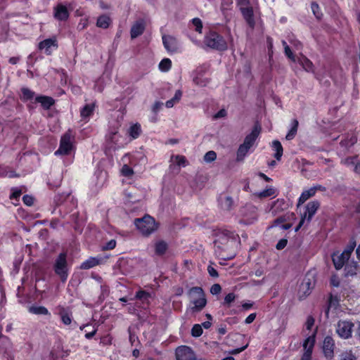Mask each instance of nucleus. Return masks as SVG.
I'll return each mask as SVG.
<instances>
[{"label": "nucleus", "mask_w": 360, "mask_h": 360, "mask_svg": "<svg viewBox=\"0 0 360 360\" xmlns=\"http://www.w3.org/2000/svg\"><path fill=\"white\" fill-rule=\"evenodd\" d=\"M250 148L243 143L240 144L236 152V160L238 162L243 161Z\"/></svg>", "instance_id": "38"}, {"label": "nucleus", "mask_w": 360, "mask_h": 360, "mask_svg": "<svg viewBox=\"0 0 360 360\" xmlns=\"http://www.w3.org/2000/svg\"><path fill=\"white\" fill-rule=\"evenodd\" d=\"M221 287L218 283H215V284L212 285L210 288V292L212 295H218L221 292Z\"/></svg>", "instance_id": "62"}, {"label": "nucleus", "mask_w": 360, "mask_h": 360, "mask_svg": "<svg viewBox=\"0 0 360 360\" xmlns=\"http://www.w3.org/2000/svg\"><path fill=\"white\" fill-rule=\"evenodd\" d=\"M53 314L60 317L61 322L65 326H70L71 324L73 317L70 307L58 304L54 307Z\"/></svg>", "instance_id": "8"}, {"label": "nucleus", "mask_w": 360, "mask_h": 360, "mask_svg": "<svg viewBox=\"0 0 360 360\" xmlns=\"http://www.w3.org/2000/svg\"><path fill=\"white\" fill-rule=\"evenodd\" d=\"M217 158V153L213 150L207 152L204 156V160L207 162H212Z\"/></svg>", "instance_id": "54"}, {"label": "nucleus", "mask_w": 360, "mask_h": 360, "mask_svg": "<svg viewBox=\"0 0 360 360\" xmlns=\"http://www.w3.org/2000/svg\"><path fill=\"white\" fill-rule=\"evenodd\" d=\"M357 142V136L352 133L351 134H347V136L340 141V145L341 147L346 149L353 146Z\"/></svg>", "instance_id": "26"}, {"label": "nucleus", "mask_w": 360, "mask_h": 360, "mask_svg": "<svg viewBox=\"0 0 360 360\" xmlns=\"http://www.w3.org/2000/svg\"><path fill=\"white\" fill-rule=\"evenodd\" d=\"M116 245H117L116 240L115 239H111L110 240L105 243V244H103L101 246V250L103 251L111 250H113L116 247Z\"/></svg>", "instance_id": "50"}, {"label": "nucleus", "mask_w": 360, "mask_h": 360, "mask_svg": "<svg viewBox=\"0 0 360 360\" xmlns=\"http://www.w3.org/2000/svg\"><path fill=\"white\" fill-rule=\"evenodd\" d=\"M188 294L195 295L197 297L191 302L193 306L190 309L192 314L201 311L207 304V299L203 289L201 287L195 286L190 288Z\"/></svg>", "instance_id": "4"}, {"label": "nucleus", "mask_w": 360, "mask_h": 360, "mask_svg": "<svg viewBox=\"0 0 360 360\" xmlns=\"http://www.w3.org/2000/svg\"><path fill=\"white\" fill-rule=\"evenodd\" d=\"M75 136L71 129H68L60 138L58 150L54 153L55 155H68L73 149Z\"/></svg>", "instance_id": "7"}, {"label": "nucleus", "mask_w": 360, "mask_h": 360, "mask_svg": "<svg viewBox=\"0 0 360 360\" xmlns=\"http://www.w3.org/2000/svg\"><path fill=\"white\" fill-rule=\"evenodd\" d=\"M297 62L302 66V68L307 72L313 71L314 65L312 62L306 56L302 55Z\"/></svg>", "instance_id": "39"}, {"label": "nucleus", "mask_w": 360, "mask_h": 360, "mask_svg": "<svg viewBox=\"0 0 360 360\" xmlns=\"http://www.w3.org/2000/svg\"><path fill=\"white\" fill-rule=\"evenodd\" d=\"M354 323L350 321L340 320L338 322L336 332L338 335L344 339H348L352 336Z\"/></svg>", "instance_id": "10"}, {"label": "nucleus", "mask_w": 360, "mask_h": 360, "mask_svg": "<svg viewBox=\"0 0 360 360\" xmlns=\"http://www.w3.org/2000/svg\"><path fill=\"white\" fill-rule=\"evenodd\" d=\"M182 96V91L181 90H176L173 98H171L172 102L176 104L179 103Z\"/></svg>", "instance_id": "64"}, {"label": "nucleus", "mask_w": 360, "mask_h": 360, "mask_svg": "<svg viewBox=\"0 0 360 360\" xmlns=\"http://www.w3.org/2000/svg\"><path fill=\"white\" fill-rule=\"evenodd\" d=\"M22 194L21 189L14 187L11 188V193L10 194L9 198L11 200H18Z\"/></svg>", "instance_id": "52"}, {"label": "nucleus", "mask_w": 360, "mask_h": 360, "mask_svg": "<svg viewBox=\"0 0 360 360\" xmlns=\"http://www.w3.org/2000/svg\"><path fill=\"white\" fill-rule=\"evenodd\" d=\"M176 360H196L192 349L188 346H181L176 349Z\"/></svg>", "instance_id": "12"}, {"label": "nucleus", "mask_w": 360, "mask_h": 360, "mask_svg": "<svg viewBox=\"0 0 360 360\" xmlns=\"http://www.w3.org/2000/svg\"><path fill=\"white\" fill-rule=\"evenodd\" d=\"M103 259L101 257H90L85 261H84L81 265L80 269L86 270L94 268L103 262Z\"/></svg>", "instance_id": "22"}, {"label": "nucleus", "mask_w": 360, "mask_h": 360, "mask_svg": "<svg viewBox=\"0 0 360 360\" xmlns=\"http://www.w3.org/2000/svg\"><path fill=\"white\" fill-rule=\"evenodd\" d=\"M151 297V294L146 291L144 290H139L136 292L134 298L132 300H139L142 302L143 304L144 303H149V299Z\"/></svg>", "instance_id": "35"}, {"label": "nucleus", "mask_w": 360, "mask_h": 360, "mask_svg": "<svg viewBox=\"0 0 360 360\" xmlns=\"http://www.w3.org/2000/svg\"><path fill=\"white\" fill-rule=\"evenodd\" d=\"M122 174L124 176H131L134 174L133 169L127 165H124L121 169Z\"/></svg>", "instance_id": "53"}, {"label": "nucleus", "mask_w": 360, "mask_h": 360, "mask_svg": "<svg viewBox=\"0 0 360 360\" xmlns=\"http://www.w3.org/2000/svg\"><path fill=\"white\" fill-rule=\"evenodd\" d=\"M212 264L211 263V264L208 265L207 272L211 277L217 278L219 276L218 271L212 266Z\"/></svg>", "instance_id": "60"}, {"label": "nucleus", "mask_w": 360, "mask_h": 360, "mask_svg": "<svg viewBox=\"0 0 360 360\" xmlns=\"http://www.w3.org/2000/svg\"><path fill=\"white\" fill-rule=\"evenodd\" d=\"M134 224L143 236H149L158 229L155 219L148 214H145L141 218H136Z\"/></svg>", "instance_id": "2"}, {"label": "nucleus", "mask_w": 360, "mask_h": 360, "mask_svg": "<svg viewBox=\"0 0 360 360\" xmlns=\"http://www.w3.org/2000/svg\"><path fill=\"white\" fill-rule=\"evenodd\" d=\"M299 122L297 119H293L291 122V127L285 136L288 141H290L295 138L297 134Z\"/></svg>", "instance_id": "33"}, {"label": "nucleus", "mask_w": 360, "mask_h": 360, "mask_svg": "<svg viewBox=\"0 0 360 360\" xmlns=\"http://www.w3.org/2000/svg\"><path fill=\"white\" fill-rule=\"evenodd\" d=\"M22 202L25 205H27V206H31L33 205L34 203V198L31 195H25L23 197H22Z\"/></svg>", "instance_id": "61"}, {"label": "nucleus", "mask_w": 360, "mask_h": 360, "mask_svg": "<svg viewBox=\"0 0 360 360\" xmlns=\"http://www.w3.org/2000/svg\"><path fill=\"white\" fill-rule=\"evenodd\" d=\"M340 360H357V358L352 354V351H349L342 353Z\"/></svg>", "instance_id": "55"}, {"label": "nucleus", "mask_w": 360, "mask_h": 360, "mask_svg": "<svg viewBox=\"0 0 360 360\" xmlns=\"http://www.w3.org/2000/svg\"><path fill=\"white\" fill-rule=\"evenodd\" d=\"M172 68V60L169 58H163L159 63V69L162 72H168Z\"/></svg>", "instance_id": "43"}, {"label": "nucleus", "mask_w": 360, "mask_h": 360, "mask_svg": "<svg viewBox=\"0 0 360 360\" xmlns=\"http://www.w3.org/2000/svg\"><path fill=\"white\" fill-rule=\"evenodd\" d=\"M34 102L41 104L44 110H49L55 104V100L49 96L39 95L34 98Z\"/></svg>", "instance_id": "21"}, {"label": "nucleus", "mask_w": 360, "mask_h": 360, "mask_svg": "<svg viewBox=\"0 0 360 360\" xmlns=\"http://www.w3.org/2000/svg\"><path fill=\"white\" fill-rule=\"evenodd\" d=\"M58 46L57 40L52 38L44 39L39 44V49L40 50H44L45 53L48 56L52 53V47L56 49Z\"/></svg>", "instance_id": "19"}, {"label": "nucleus", "mask_w": 360, "mask_h": 360, "mask_svg": "<svg viewBox=\"0 0 360 360\" xmlns=\"http://www.w3.org/2000/svg\"><path fill=\"white\" fill-rule=\"evenodd\" d=\"M357 156H353V157H347L345 160H342V162L344 165H346L347 166L349 165H354L355 162H356Z\"/></svg>", "instance_id": "57"}, {"label": "nucleus", "mask_w": 360, "mask_h": 360, "mask_svg": "<svg viewBox=\"0 0 360 360\" xmlns=\"http://www.w3.org/2000/svg\"><path fill=\"white\" fill-rule=\"evenodd\" d=\"M210 82V79L208 78H203L201 76H196L193 78V82L200 86H206Z\"/></svg>", "instance_id": "47"}, {"label": "nucleus", "mask_w": 360, "mask_h": 360, "mask_svg": "<svg viewBox=\"0 0 360 360\" xmlns=\"http://www.w3.org/2000/svg\"><path fill=\"white\" fill-rule=\"evenodd\" d=\"M315 340L314 336L308 337L304 340L303 347L305 349L300 360H311L312 352L314 347Z\"/></svg>", "instance_id": "16"}, {"label": "nucleus", "mask_w": 360, "mask_h": 360, "mask_svg": "<svg viewBox=\"0 0 360 360\" xmlns=\"http://www.w3.org/2000/svg\"><path fill=\"white\" fill-rule=\"evenodd\" d=\"M287 244L288 240L286 238H282L278 241L277 244L276 245V248L278 250H281L286 247Z\"/></svg>", "instance_id": "59"}, {"label": "nucleus", "mask_w": 360, "mask_h": 360, "mask_svg": "<svg viewBox=\"0 0 360 360\" xmlns=\"http://www.w3.org/2000/svg\"><path fill=\"white\" fill-rule=\"evenodd\" d=\"M163 103L160 101H155L152 106V112L154 114H158L160 110L162 108Z\"/></svg>", "instance_id": "63"}, {"label": "nucleus", "mask_w": 360, "mask_h": 360, "mask_svg": "<svg viewBox=\"0 0 360 360\" xmlns=\"http://www.w3.org/2000/svg\"><path fill=\"white\" fill-rule=\"evenodd\" d=\"M176 162L179 166L185 167L187 162V160L185 156L177 155L175 156Z\"/></svg>", "instance_id": "56"}, {"label": "nucleus", "mask_w": 360, "mask_h": 360, "mask_svg": "<svg viewBox=\"0 0 360 360\" xmlns=\"http://www.w3.org/2000/svg\"><path fill=\"white\" fill-rule=\"evenodd\" d=\"M356 246V240L354 238H351L347 245L346 248H345L344 251L342 252L349 259L352 253V252L354 250Z\"/></svg>", "instance_id": "42"}, {"label": "nucleus", "mask_w": 360, "mask_h": 360, "mask_svg": "<svg viewBox=\"0 0 360 360\" xmlns=\"http://www.w3.org/2000/svg\"><path fill=\"white\" fill-rule=\"evenodd\" d=\"M28 311L33 314L51 316L48 309L44 306L32 305L29 307Z\"/></svg>", "instance_id": "30"}, {"label": "nucleus", "mask_w": 360, "mask_h": 360, "mask_svg": "<svg viewBox=\"0 0 360 360\" xmlns=\"http://www.w3.org/2000/svg\"><path fill=\"white\" fill-rule=\"evenodd\" d=\"M266 45L268 50V56L269 60H271L274 55V40L272 37L269 36L266 37Z\"/></svg>", "instance_id": "48"}, {"label": "nucleus", "mask_w": 360, "mask_h": 360, "mask_svg": "<svg viewBox=\"0 0 360 360\" xmlns=\"http://www.w3.org/2000/svg\"><path fill=\"white\" fill-rule=\"evenodd\" d=\"M271 147L276 151L274 155V157L277 160H280L283 156V148L281 143V142L278 140H274L272 142Z\"/></svg>", "instance_id": "34"}, {"label": "nucleus", "mask_w": 360, "mask_h": 360, "mask_svg": "<svg viewBox=\"0 0 360 360\" xmlns=\"http://www.w3.org/2000/svg\"><path fill=\"white\" fill-rule=\"evenodd\" d=\"M262 131V127L259 123H255L251 132L248 134L243 141V144L251 148L255 144L257 139L259 137Z\"/></svg>", "instance_id": "13"}, {"label": "nucleus", "mask_w": 360, "mask_h": 360, "mask_svg": "<svg viewBox=\"0 0 360 360\" xmlns=\"http://www.w3.org/2000/svg\"><path fill=\"white\" fill-rule=\"evenodd\" d=\"M124 195L126 203L134 204L140 202L142 198V195L141 194L140 191L134 187L127 189L124 192Z\"/></svg>", "instance_id": "18"}, {"label": "nucleus", "mask_w": 360, "mask_h": 360, "mask_svg": "<svg viewBox=\"0 0 360 360\" xmlns=\"http://www.w3.org/2000/svg\"><path fill=\"white\" fill-rule=\"evenodd\" d=\"M218 201L221 207L224 210H231L233 205V200L231 196H226L224 198L220 196Z\"/></svg>", "instance_id": "32"}, {"label": "nucleus", "mask_w": 360, "mask_h": 360, "mask_svg": "<svg viewBox=\"0 0 360 360\" xmlns=\"http://www.w3.org/2000/svg\"><path fill=\"white\" fill-rule=\"evenodd\" d=\"M141 133V126L138 122L131 125L127 130V134L130 138V141L138 139Z\"/></svg>", "instance_id": "27"}, {"label": "nucleus", "mask_w": 360, "mask_h": 360, "mask_svg": "<svg viewBox=\"0 0 360 360\" xmlns=\"http://www.w3.org/2000/svg\"><path fill=\"white\" fill-rule=\"evenodd\" d=\"M53 17L58 21L68 20L70 17V12L66 6L59 3L56 6H54Z\"/></svg>", "instance_id": "15"}, {"label": "nucleus", "mask_w": 360, "mask_h": 360, "mask_svg": "<svg viewBox=\"0 0 360 360\" xmlns=\"http://www.w3.org/2000/svg\"><path fill=\"white\" fill-rule=\"evenodd\" d=\"M316 195L315 191L312 187L307 190H304L301 193L300 196L298 198L297 206L302 205L309 198L314 197Z\"/></svg>", "instance_id": "28"}, {"label": "nucleus", "mask_w": 360, "mask_h": 360, "mask_svg": "<svg viewBox=\"0 0 360 360\" xmlns=\"http://www.w3.org/2000/svg\"><path fill=\"white\" fill-rule=\"evenodd\" d=\"M236 295L233 292H229L227 294L222 304L226 307H230L231 304L235 301Z\"/></svg>", "instance_id": "49"}, {"label": "nucleus", "mask_w": 360, "mask_h": 360, "mask_svg": "<svg viewBox=\"0 0 360 360\" xmlns=\"http://www.w3.org/2000/svg\"><path fill=\"white\" fill-rule=\"evenodd\" d=\"M203 330L200 324H194L191 328V334L194 338H199L202 335Z\"/></svg>", "instance_id": "46"}, {"label": "nucleus", "mask_w": 360, "mask_h": 360, "mask_svg": "<svg viewBox=\"0 0 360 360\" xmlns=\"http://www.w3.org/2000/svg\"><path fill=\"white\" fill-rule=\"evenodd\" d=\"M162 44L165 49L169 53H174L179 51L177 39L171 35L164 34L162 36Z\"/></svg>", "instance_id": "14"}, {"label": "nucleus", "mask_w": 360, "mask_h": 360, "mask_svg": "<svg viewBox=\"0 0 360 360\" xmlns=\"http://www.w3.org/2000/svg\"><path fill=\"white\" fill-rule=\"evenodd\" d=\"M286 208V202L284 199L278 198L272 202L271 210L272 213H277Z\"/></svg>", "instance_id": "31"}, {"label": "nucleus", "mask_w": 360, "mask_h": 360, "mask_svg": "<svg viewBox=\"0 0 360 360\" xmlns=\"http://www.w3.org/2000/svg\"><path fill=\"white\" fill-rule=\"evenodd\" d=\"M204 43L209 48L217 51H226L228 48L224 37L215 31H210L205 36Z\"/></svg>", "instance_id": "5"}, {"label": "nucleus", "mask_w": 360, "mask_h": 360, "mask_svg": "<svg viewBox=\"0 0 360 360\" xmlns=\"http://www.w3.org/2000/svg\"><path fill=\"white\" fill-rule=\"evenodd\" d=\"M348 259L349 258L343 252H342L341 254L334 253L332 255V261L334 267L337 270L341 269Z\"/></svg>", "instance_id": "23"}, {"label": "nucleus", "mask_w": 360, "mask_h": 360, "mask_svg": "<svg viewBox=\"0 0 360 360\" xmlns=\"http://www.w3.org/2000/svg\"><path fill=\"white\" fill-rule=\"evenodd\" d=\"M320 202L318 200H313L309 202L305 206V210L303 214L301 215L306 214V220L308 223H309L314 214L316 213L317 210L320 207Z\"/></svg>", "instance_id": "17"}, {"label": "nucleus", "mask_w": 360, "mask_h": 360, "mask_svg": "<svg viewBox=\"0 0 360 360\" xmlns=\"http://www.w3.org/2000/svg\"><path fill=\"white\" fill-rule=\"evenodd\" d=\"M67 257L66 252H60L55 259L53 265L54 273L60 278L62 283L66 282L69 275L70 268Z\"/></svg>", "instance_id": "3"}, {"label": "nucleus", "mask_w": 360, "mask_h": 360, "mask_svg": "<svg viewBox=\"0 0 360 360\" xmlns=\"http://www.w3.org/2000/svg\"><path fill=\"white\" fill-rule=\"evenodd\" d=\"M146 29V23L143 20H136L131 26L130 34L131 39H135L141 35Z\"/></svg>", "instance_id": "20"}, {"label": "nucleus", "mask_w": 360, "mask_h": 360, "mask_svg": "<svg viewBox=\"0 0 360 360\" xmlns=\"http://www.w3.org/2000/svg\"><path fill=\"white\" fill-rule=\"evenodd\" d=\"M89 25V20L86 18H82L77 25V29L79 30H82L86 28Z\"/></svg>", "instance_id": "58"}, {"label": "nucleus", "mask_w": 360, "mask_h": 360, "mask_svg": "<svg viewBox=\"0 0 360 360\" xmlns=\"http://www.w3.org/2000/svg\"><path fill=\"white\" fill-rule=\"evenodd\" d=\"M311 8L316 18L321 20L323 17V13L319 4L316 2H312L311 4Z\"/></svg>", "instance_id": "45"}, {"label": "nucleus", "mask_w": 360, "mask_h": 360, "mask_svg": "<svg viewBox=\"0 0 360 360\" xmlns=\"http://www.w3.org/2000/svg\"><path fill=\"white\" fill-rule=\"evenodd\" d=\"M340 305V298L338 295H334L333 294H330L329 298L328 300L327 307L325 309V314L326 317H328L329 311L330 309H337Z\"/></svg>", "instance_id": "25"}, {"label": "nucleus", "mask_w": 360, "mask_h": 360, "mask_svg": "<svg viewBox=\"0 0 360 360\" xmlns=\"http://www.w3.org/2000/svg\"><path fill=\"white\" fill-rule=\"evenodd\" d=\"M282 44L284 47V53L285 55L292 62H296V58L294 53H292L291 49L288 45L285 40L282 41Z\"/></svg>", "instance_id": "44"}, {"label": "nucleus", "mask_w": 360, "mask_h": 360, "mask_svg": "<svg viewBox=\"0 0 360 360\" xmlns=\"http://www.w3.org/2000/svg\"><path fill=\"white\" fill-rule=\"evenodd\" d=\"M236 4L239 7L241 15L245 22L251 30H254L256 22L254 15V9L250 6V0H236Z\"/></svg>", "instance_id": "6"}, {"label": "nucleus", "mask_w": 360, "mask_h": 360, "mask_svg": "<svg viewBox=\"0 0 360 360\" xmlns=\"http://www.w3.org/2000/svg\"><path fill=\"white\" fill-rule=\"evenodd\" d=\"M96 104L94 103L86 104L81 110H80V117L82 120L87 122L90 117H91L94 114L95 110Z\"/></svg>", "instance_id": "24"}, {"label": "nucleus", "mask_w": 360, "mask_h": 360, "mask_svg": "<svg viewBox=\"0 0 360 360\" xmlns=\"http://www.w3.org/2000/svg\"><path fill=\"white\" fill-rule=\"evenodd\" d=\"M359 269V264L356 262L352 261L345 265V271L346 276H353L356 275Z\"/></svg>", "instance_id": "29"}, {"label": "nucleus", "mask_w": 360, "mask_h": 360, "mask_svg": "<svg viewBox=\"0 0 360 360\" xmlns=\"http://www.w3.org/2000/svg\"><path fill=\"white\" fill-rule=\"evenodd\" d=\"M120 126L118 122L110 126L105 135L106 142L115 149L124 148L128 143L127 139L119 132Z\"/></svg>", "instance_id": "1"}, {"label": "nucleus", "mask_w": 360, "mask_h": 360, "mask_svg": "<svg viewBox=\"0 0 360 360\" xmlns=\"http://www.w3.org/2000/svg\"><path fill=\"white\" fill-rule=\"evenodd\" d=\"M276 190L273 187H269L262 191L255 193V195L259 199L276 195Z\"/></svg>", "instance_id": "41"}, {"label": "nucleus", "mask_w": 360, "mask_h": 360, "mask_svg": "<svg viewBox=\"0 0 360 360\" xmlns=\"http://www.w3.org/2000/svg\"><path fill=\"white\" fill-rule=\"evenodd\" d=\"M22 95L20 96V100L25 103L29 101H32L34 98L35 93L27 87H22L21 89Z\"/></svg>", "instance_id": "36"}, {"label": "nucleus", "mask_w": 360, "mask_h": 360, "mask_svg": "<svg viewBox=\"0 0 360 360\" xmlns=\"http://www.w3.org/2000/svg\"><path fill=\"white\" fill-rule=\"evenodd\" d=\"M235 240L236 238L234 232L224 230L222 231L221 235L219 236L218 239L216 240L215 244L217 245L218 249H221L224 252V248L217 244L219 243L225 245V248H228L232 246V245L235 243Z\"/></svg>", "instance_id": "9"}, {"label": "nucleus", "mask_w": 360, "mask_h": 360, "mask_svg": "<svg viewBox=\"0 0 360 360\" xmlns=\"http://www.w3.org/2000/svg\"><path fill=\"white\" fill-rule=\"evenodd\" d=\"M111 22V19L107 15H100L96 21V26L103 28L107 29Z\"/></svg>", "instance_id": "37"}, {"label": "nucleus", "mask_w": 360, "mask_h": 360, "mask_svg": "<svg viewBox=\"0 0 360 360\" xmlns=\"http://www.w3.org/2000/svg\"><path fill=\"white\" fill-rule=\"evenodd\" d=\"M335 347V344L333 338L329 335L325 337L323 342L322 349L326 359L331 360L333 358Z\"/></svg>", "instance_id": "11"}, {"label": "nucleus", "mask_w": 360, "mask_h": 360, "mask_svg": "<svg viewBox=\"0 0 360 360\" xmlns=\"http://www.w3.org/2000/svg\"><path fill=\"white\" fill-rule=\"evenodd\" d=\"M191 22H192V24L193 25V26L195 27V30L198 33H202V20L198 18H195L192 19Z\"/></svg>", "instance_id": "51"}, {"label": "nucleus", "mask_w": 360, "mask_h": 360, "mask_svg": "<svg viewBox=\"0 0 360 360\" xmlns=\"http://www.w3.org/2000/svg\"><path fill=\"white\" fill-rule=\"evenodd\" d=\"M168 248V245L164 240H159L155 244V252L157 255H163Z\"/></svg>", "instance_id": "40"}]
</instances>
